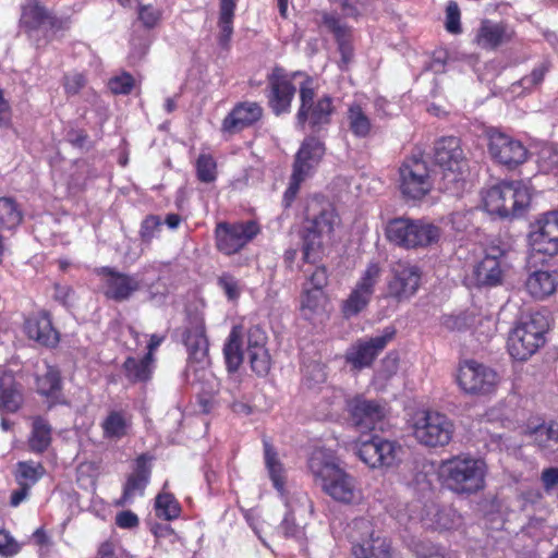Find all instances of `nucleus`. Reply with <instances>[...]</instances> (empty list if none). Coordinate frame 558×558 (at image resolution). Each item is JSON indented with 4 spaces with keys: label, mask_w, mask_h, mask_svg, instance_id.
Returning <instances> with one entry per match:
<instances>
[{
    "label": "nucleus",
    "mask_w": 558,
    "mask_h": 558,
    "mask_svg": "<svg viewBox=\"0 0 558 558\" xmlns=\"http://www.w3.org/2000/svg\"><path fill=\"white\" fill-rule=\"evenodd\" d=\"M308 468L322 490L337 502L354 504L361 499L355 478L323 451H315Z\"/></svg>",
    "instance_id": "obj_1"
},
{
    "label": "nucleus",
    "mask_w": 558,
    "mask_h": 558,
    "mask_svg": "<svg viewBox=\"0 0 558 558\" xmlns=\"http://www.w3.org/2000/svg\"><path fill=\"white\" fill-rule=\"evenodd\" d=\"M441 475L458 494H473L484 488L486 463L470 456H458L441 463Z\"/></svg>",
    "instance_id": "obj_2"
},
{
    "label": "nucleus",
    "mask_w": 558,
    "mask_h": 558,
    "mask_svg": "<svg viewBox=\"0 0 558 558\" xmlns=\"http://www.w3.org/2000/svg\"><path fill=\"white\" fill-rule=\"evenodd\" d=\"M548 320L542 313H532L521 318L510 331L507 341L509 354L518 361H526L545 343Z\"/></svg>",
    "instance_id": "obj_3"
},
{
    "label": "nucleus",
    "mask_w": 558,
    "mask_h": 558,
    "mask_svg": "<svg viewBox=\"0 0 558 558\" xmlns=\"http://www.w3.org/2000/svg\"><path fill=\"white\" fill-rule=\"evenodd\" d=\"M300 107L296 112L298 126L307 129L312 133H319L331 124L332 116L336 112L333 98L329 95L316 97L310 82L300 87Z\"/></svg>",
    "instance_id": "obj_4"
},
{
    "label": "nucleus",
    "mask_w": 558,
    "mask_h": 558,
    "mask_svg": "<svg viewBox=\"0 0 558 558\" xmlns=\"http://www.w3.org/2000/svg\"><path fill=\"white\" fill-rule=\"evenodd\" d=\"M483 201L490 214L500 217L517 216L530 204L531 193L523 181L502 182L489 187Z\"/></svg>",
    "instance_id": "obj_5"
},
{
    "label": "nucleus",
    "mask_w": 558,
    "mask_h": 558,
    "mask_svg": "<svg viewBox=\"0 0 558 558\" xmlns=\"http://www.w3.org/2000/svg\"><path fill=\"white\" fill-rule=\"evenodd\" d=\"M325 144L316 136L310 135L302 142L293 163L289 186L284 193V201L289 205L296 196L300 185L311 177L325 155Z\"/></svg>",
    "instance_id": "obj_6"
},
{
    "label": "nucleus",
    "mask_w": 558,
    "mask_h": 558,
    "mask_svg": "<svg viewBox=\"0 0 558 558\" xmlns=\"http://www.w3.org/2000/svg\"><path fill=\"white\" fill-rule=\"evenodd\" d=\"M454 424L445 414L434 411H423L415 415L413 436L429 448L447 446L453 436Z\"/></svg>",
    "instance_id": "obj_7"
},
{
    "label": "nucleus",
    "mask_w": 558,
    "mask_h": 558,
    "mask_svg": "<svg viewBox=\"0 0 558 558\" xmlns=\"http://www.w3.org/2000/svg\"><path fill=\"white\" fill-rule=\"evenodd\" d=\"M335 214L332 209H323L319 215L308 219L303 233V260L316 264L324 256V241L333 230Z\"/></svg>",
    "instance_id": "obj_8"
},
{
    "label": "nucleus",
    "mask_w": 558,
    "mask_h": 558,
    "mask_svg": "<svg viewBox=\"0 0 558 558\" xmlns=\"http://www.w3.org/2000/svg\"><path fill=\"white\" fill-rule=\"evenodd\" d=\"M400 191L410 199H421L433 189L427 162L421 157L412 156L407 158L399 168Z\"/></svg>",
    "instance_id": "obj_9"
},
{
    "label": "nucleus",
    "mask_w": 558,
    "mask_h": 558,
    "mask_svg": "<svg viewBox=\"0 0 558 558\" xmlns=\"http://www.w3.org/2000/svg\"><path fill=\"white\" fill-rule=\"evenodd\" d=\"M434 159L444 172V179L449 183H457L462 179L466 168V159L461 142L456 136H445L436 141Z\"/></svg>",
    "instance_id": "obj_10"
},
{
    "label": "nucleus",
    "mask_w": 558,
    "mask_h": 558,
    "mask_svg": "<svg viewBox=\"0 0 558 558\" xmlns=\"http://www.w3.org/2000/svg\"><path fill=\"white\" fill-rule=\"evenodd\" d=\"M402 453L401 445L379 436L362 441L356 451L359 458L372 469L392 468L401 461Z\"/></svg>",
    "instance_id": "obj_11"
},
{
    "label": "nucleus",
    "mask_w": 558,
    "mask_h": 558,
    "mask_svg": "<svg viewBox=\"0 0 558 558\" xmlns=\"http://www.w3.org/2000/svg\"><path fill=\"white\" fill-rule=\"evenodd\" d=\"M391 279L387 284V296L397 302L412 298L420 288L422 271L409 260L399 259L390 266Z\"/></svg>",
    "instance_id": "obj_12"
},
{
    "label": "nucleus",
    "mask_w": 558,
    "mask_h": 558,
    "mask_svg": "<svg viewBox=\"0 0 558 558\" xmlns=\"http://www.w3.org/2000/svg\"><path fill=\"white\" fill-rule=\"evenodd\" d=\"M488 153L495 162L508 169L524 163L529 157V150L521 141L498 130L488 133Z\"/></svg>",
    "instance_id": "obj_13"
},
{
    "label": "nucleus",
    "mask_w": 558,
    "mask_h": 558,
    "mask_svg": "<svg viewBox=\"0 0 558 558\" xmlns=\"http://www.w3.org/2000/svg\"><path fill=\"white\" fill-rule=\"evenodd\" d=\"M260 231L257 222L253 220L234 223L220 222L216 227L217 248L226 255L241 251Z\"/></svg>",
    "instance_id": "obj_14"
},
{
    "label": "nucleus",
    "mask_w": 558,
    "mask_h": 558,
    "mask_svg": "<svg viewBox=\"0 0 558 558\" xmlns=\"http://www.w3.org/2000/svg\"><path fill=\"white\" fill-rule=\"evenodd\" d=\"M498 381L499 377L494 369L475 361H466L459 368L458 384L466 393H490L495 390Z\"/></svg>",
    "instance_id": "obj_15"
},
{
    "label": "nucleus",
    "mask_w": 558,
    "mask_h": 558,
    "mask_svg": "<svg viewBox=\"0 0 558 558\" xmlns=\"http://www.w3.org/2000/svg\"><path fill=\"white\" fill-rule=\"evenodd\" d=\"M506 268V252L499 246H489L485 256L473 268L474 283L477 287L499 286L502 283Z\"/></svg>",
    "instance_id": "obj_16"
},
{
    "label": "nucleus",
    "mask_w": 558,
    "mask_h": 558,
    "mask_svg": "<svg viewBox=\"0 0 558 558\" xmlns=\"http://www.w3.org/2000/svg\"><path fill=\"white\" fill-rule=\"evenodd\" d=\"M533 251L548 256L558 253V211L547 213L534 226L529 234Z\"/></svg>",
    "instance_id": "obj_17"
},
{
    "label": "nucleus",
    "mask_w": 558,
    "mask_h": 558,
    "mask_svg": "<svg viewBox=\"0 0 558 558\" xmlns=\"http://www.w3.org/2000/svg\"><path fill=\"white\" fill-rule=\"evenodd\" d=\"M268 105L276 116L289 112L295 94V86L276 68L268 75Z\"/></svg>",
    "instance_id": "obj_18"
},
{
    "label": "nucleus",
    "mask_w": 558,
    "mask_h": 558,
    "mask_svg": "<svg viewBox=\"0 0 558 558\" xmlns=\"http://www.w3.org/2000/svg\"><path fill=\"white\" fill-rule=\"evenodd\" d=\"M352 424L360 430L375 429L385 417V409L375 400L355 397L348 402Z\"/></svg>",
    "instance_id": "obj_19"
},
{
    "label": "nucleus",
    "mask_w": 558,
    "mask_h": 558,
    "mask_svg": "<svg viewBox=\"0 0 558 558\" xmlns=\"http://www.w3.org/2000/svg\"><path fill=\"white\" fill-rule=\"evenodd\" d=\"M101 276L105 296L116 302L129 300L141 288L140 280L133 275L105 267L101 269Z\"/></svg>",
    "instance_id": "obj_20"
},
{
    "label": "nucleus",
    "mask_w": 558,
    "mask_h": 558,
    "mask_svg": "<svg viewBox=\"0 0 558 558\" xmlns=\"http://www.w3.org/2000/svg\"><path fill=\"white\" fill-rule=\"evenodd\" d=\"M393 336L395 330L386 328L381 335L356 343L348 351L347 361L355 368L369 366Z\"/></svg>",
    "instance_id": "obj_21"
},
{
    "label": "nucleus",
    "mask_w": 558,
    "mask_h": 558,
    "mask_svg": "<svg viewBox=\"0 0 558 558\" xmlns=\"http://www.w3.org/2000/svg\"><path fill=\"white\" fill-rule=\"evenodd\" d=\"M353 526L363 530L368 536V538H362L360 543L353 545L352 551L355 558H393L389 543L386 538L374 535L368 520H354Z\"/></svg>",
    "instance_id": "obj_22"
},
{
    "label": "nucleus",
    "mask_w": 558,
    "mask_h": 558,
    "mask_svg": "<svg viewBox=\"0 0 558 558\" xmlns=\"http://www.w3.org/2000/svg\"><path fill=\"white\" fill-rule=\"evenodd\" d=\"M263 117V108L255 101H242L233 107L223 119L222 130L230 134L252 126Z\"/></svg>",
    "instance_id": "obj_23"
},
{
    "label": "nucleus",
    "mask_w": 558,
    "mask_h": 558,
    "mask_svg": "<svg viewBox=\"0 0 558 558\" xmlns=\"http://www.w3.org/2000/svg\"><path fill=\"white\" fill-rule=\"evenodd\" d=\"M322 26L333 35L341 54V62L348 65L354 56L351 27L343 23L337 13L331 12L322 13Z\"/></svg>",
    "instance_id": "obj_24"
},
{
    "label": "nucleus",
    "mask_w": 558,
    "mask_h": 558,
    "mask_svg": "<svg viewBox=\"0 0 558 558\" xmlns=\"http://www.w3.org/2000/svg\"><path fill=\"white\" fill-rule=\"evenodd\" d=\"M24 393L22 385L10 371L0 372V414H13L22 409Z\"/></svg>",
    "instance_id": "obj_25"
},
{
    "label": "nucleus",
    "mask_w": 558,
    "mask_h": 558,
    "mask_svg": "<svg viewBox=\"0 0 558 558\" xmlns=\"http://www.w3.org/2000/svg\"><path fill=\"white\" fill-rule=\"evenodd\" d=\"M512 28L505 22H494L492 20H483L475 40L478 46L484 49L494 50L510 41L513 37Z\"/></svg>",
    "instance_id": "obj_26"
},
{
    "label": "nucleus",
    "mask_w": 558,
    "mask_h": 558,
    "mask_svg": "<svg viewBox=\"0 0 558 558\" xmlns=\"http://www.w3.org/2000/svg\"><path fill=\"white\" fill-rule=\"evenodd\" d=\"M24 330L29 339L47 347L58 343V332L53 329L47 314L29 316L25 319Z\"/></svg>",
    "instance_id": "obj_27"
},
{
    "label": "nucleus",
    "mask_w": 558,
    "mask_h": 558,
    "mask_svg": "<svg viewBox=\"0 0 558 558\" xmlns=\"http://www.w3.org/2000/svg\"><path fill=\"white\" fill-rule=\"evenodd\" d=\"M48 11L37 0H27L22 7L20 26L28 37L37 39V33L45 32Z\"/></svg>",
    "instance_id": "obj_28"
},
{
    "label": "nucleus",
    "mask_w": 558,
    "mask_h": 558,
    "mask_svg": "<svg viewBox=\"0 0 558 558\" xmlns=\"http://www.w3.org/2000/svg\"><path fill=\"white\" fill-rule=\"evenodd\" d=\"M184 343L189 352L187 372L193 368V363L203 364L208 354V341L202 325L186 329Z\"/></svg>",
    "instance_id": "obj_29"
},
{
    "label": "nucleus",
    "mask_w": 558,
    "mask_h": 558,
    "mask_svg": "<svg viewBox=\"0 0 558 558\" xmlns=\"http://www.w3.org/2000/svg\"><path fill=\"white\" fill-rule=\"evenodd\" d=\"M149 476L150 469L146 464L145 456H141L136 460L135 471L126 480L119 505L132 501L136 495H143Z\"/></svg>",
    "instance_id": "obj_30"
},
{
    "label": "nucleus",
    "mask_w": 558,
    "mask_h": 558,
    "mask_svg": "<svg viewBox=\"0 0 558 558\" xmlns=\"http://www.w3.org/2000/svg\"><path fill=\"white\" fill-rule=\"evenodd\" d=\"M132 416L126 411H110L101 423L104 437L119 440L129 434Z\"/></svg>",
    "instance_id": "obj_31"
},
{
    "label": "nucleus",
    "mask_w": 558,
    "mask_h": 558,
    "mask_svg": "<svg viewBox=\"0 0 558 558\" xmlns=\"http://www.w3.org/2000/svg\"><path fill=\"white\" fill-rule=\"evenodd\" d=\"M557 284L555 274L538 270L529 276L525 287L533 298L544 299L555 292Z\"/></svg>",
    "instance_id": "obj_32"
},
{
    "label": "nucleus",
    "mask_w": 558,
    "mask_h": 558,
    "mask_svg": "<svg viewBox=\"0 0 558 558\" xmlns=\"http://www.w3.org/2000/svg\"><path fill=\"white\" fill-rule=\"evenodd\" d=\"M264 460L274 487L283 495L286 470L278 458L277 451L267 440H264Z\"/></svg>",
    "instance_id": "obj_33"
},
{
    "label": "nucleus",
    "mask_w": 558,
    "mask_h": 558,
    "mask_svg": "<svg viewBox=\"0 0 558 558\" xmlns=\"http://www.w3.org/2000/svg\"><path fill=\"white\" fill-rule=\"evenodd\" d=\"M414 220L408 218H396L386 227L387 239L402 247L411 248Z\"/></svg>",
    "instance_id": "obj_34"
},
{
    "label": "nucleus",
    "mask_w": 558,
    "mask_h": 558,
    "mask_svg": "<svg viewBox=\"0 0 558 558\" xmlns=\"http://www.w3.org/2000/svg\"><path fill=\"white\" fill-rule=\"evenodd\" d=\"M52 428L50 424L41 416L33 420L32 432L28 438L29 450L35 453H43L51 444Z\"/></svg>",
    "instance_id": "obj_35"
},
{
    "label": "nucleus",
    "mask_w": 558,
    "mask_h": 558,
    "mask_svg": "<svg viewBox=\"0 0 558 558\" xmlns=\"http://www.w3.org/2000/svg\"><path fill=\"white\" fill-rule=\"evenodd\" d=\"M242 331L240 326H234L223 347V355L229 372L239 369L243 362V351L241 349Z\"/></svg>",
    "instance_id": "obj_36"
},
{
    "label": "nucleus",
    "mask_w": 558,
    "mask_h": 558,
    "mask_svg": "<svg viewBox=\"0 0 558 558\" xmlns=\"http://www.w3.org/2000/svg\"><path fill=\"white\" fill-rule=\"evenodd\" d=\"M123 369L126 378L132 383L148 380L153 369L150 353H146L142 359L128 357L123 364Z\"/></svg>",
    "instance_id": "obj_37"
},
{
    "label": "nucleus",
    "mask_w": 558,
    "mask_h": 558,
    "mask_svg": "<svg viewBox=\"0 0 558 558\" xmlns=\"http://www.w3.org/2000/svg\"><path fill=\"white\" fill-rule=\"evenodd\" d=\"M236 0H220L218 26L219 44L227 47L233 33V19Z\"/></svg>",
    "instance_id": "obj_38"
},
{
    "label": "nucleus",
    "mask_w": 558,
    "mask_h": 558,
    "mask_svg": "<svg viewBox=\"0 0 558 558\" xmlns=\"http://www.w3.org/2000/svg\"><path fill=\"white\" fill-rule=\"evenodd\" d=\"M37 392L46 397H57L61 390L60 373L57 368L46 365L45 372L36 377Z\"/></svg>",
    "instance_id": "obj_39"
},
{
    "label": "nucleus",
    "mask_w": 558,
    "mask_h": 558,
    "mask_svg": "<svg viewBox=\"0 0 558 558\" xmlns=\"http://www.w3.org/2000/svg\"><path fill=\"white\" fill-rule=\"evenodd\" d=\"M440 234L441 232L438 227L421 220H414L411 248L437 243Z\"/></svg>",
    "instance_id": "obj_40"
},
{
    "label": "nucleus",
    "mask_w": 558,
    "mask_h": 558,
    "mask_svg": "<svg viewBox=\"0 0 558 558\" xmlns=\"http://www.w3.org/2000/svg\"><path fill=\"white\" fill-rule=\"evenodd\" d=\"M45 472V468L40 462L22 461L16 465L15 478L19 485L31 488L44 476Z\"/></svg>",
    "instance_id": "obj_41"
},
{
    "label": "nucleus",
    "mask_w": 558,
    "mask_h": 558,
    "mask_svg": "<svg viewBox=\"0 0 558 558\" xmlns=\"http://www.w3.org/2000/svg\"><path fill=\"white\" fill-rule=\"evenodd\" d=\"M372 296V294L354 287L342 303L343 316L345 318H351L360 314L368 306Z\"/></svg>",
    "instance_id": "obj_42"
},
{
    "label": "nucleus",
    "mask_w": 558,
    "mask_h": 558,
    "mask_svg": "<svg viewBox=\"0 0 558 558\" xmlns=\"http://www.w3.org/2000/svg\"><path fill=\"white\" fill-rule=\"evenodd\" d=\"M348 124L350 131L356 137H366L371 132V120L363 111L361 106L352 105L348 109Z\"/></svg>",
    "instance_id": "obj_43"
},
{
    "label": "nucleus",
    "mask_w": 558,
    "mask_h": 558,
    "mask_svg": "<svg viewBox=\"0 0 558 558\" xmlns=\"http://www.w3.org/2000/svg\"><path fill=\"white\" fill-rule=\"evenodd\" d=\"M326 296L320 289H306L301 300V312L306 319L319 313L325 305Z\"/></svg>",
    "instance_id": "obj_44"
},
{
    "label": "nucleus",
    "mask_w": 558,
    "mask_h": 558,
    "mask_svg": "<svg viewBox=\"0 0 558 558\" xmlns=\"http://www.w3.org/2000/svg\"><path fill=\"white\" fill-rule=\"evenodd\" d=\"M22 218V211L13 198H0V225L3 228L12 229L19 226Z\"/></svg>",
    "instance_id": "obj_45"
},
{
    "label": "nucleus",
    "mask_w": 558,
    "mask_h": 558,
    "mask_svg": "<svg viewBox=\"0 0 558 558\" xmlns=\"http://www.w3.org/2000/svg\"><path fill=\"white\" fill-rule=\"evenodd\" d=\"M155 510L158 518L169 521L179 517L181 508L171 494L161 493L156 497Z\"/></svg>",
    "instance_id": "obj_46"
},
{
    "label": "nucleus",
    "mask_w": 558,
    "mask_h": 558,
    "mask_svg": "<svg viewBox=\"0 0 558 558\" xmlns=\"http://www.w3.org/2000/svg\"><path fill=\"white\" fill-rule=\"evenodd\" d=\"M381 275L383 269L379 266V264L371 262L366 266L365 270H363V272L361 274L354 287L373 295L375 292V287L379 282Z\"/></svg>",
    "instance_id": "obj_47"
},
{
    "label": "nucleus",
    "mask_w": 558,
    "mask_h": 558,
    "mask_svg": "<svg viewBox=\"0 0 558 558\" xmlns=\"http://www.w3.org/2000/svg\"><path fill=\"white\" fill-rule=\"evenodd\" d=\"M547 72L548 66L544 63L535 66L529 75L523 76L511 85V92L520 94L518 90L519 88H522L525 92L533 90L542 84Z\"/></svg>",
    "instance_id": "obj_48"
},
{
    "label": "nucleus",
    "mask_w": 558,
    "mask_h": 558,
    "mask_svg": "<svg viewBox=\"0 0 558 558\" xmlns=\"http://www.w3.org/2000/svg\"><path fill=\"white\" fill-rule=\"evenodd\" d=\"M532 436L539 448H549L558 444V424L551 422L548 425H539L533 429Z\"/></svg>",
    "instance_id": "obj_49"
},
{
    "label": "nucleus",
    "mask_w": 558,
    "mask_h": 558,
    "mask_svg": "<svg viewBox=\"0 0 558 558\" xmlns=\"http://www.w3.org/2000/svg\"><path fill=\"white\" fill-rule=\"evenodd\" d=\"M196 172L199 181L211 183L217 178V165L215 159L207 154H202L196 160Z\"/></svg>",
    "instance_id": "obj_50"
},
{
    "label": "nucleus",
    "mask_w": 558,
    "mask_h": 558,
    "mask_svg": "<svg viewBox=\"0 0 558 558\" xmlns=\"http://www.w3.org/2000/svg\"><path fill=\"white\" fill-rule=\"evenodd\" d=\"M252 371L258 376H265L270 371L271 359L268 350L260 349L252 353H247Z\"/></svg>",
    "instance_id": "obj_51"
},
{
    "label": "nucleus",
    "mask_w": 558,
    "mask_h": 558,
    "mask_svg": "<svg viewBox=\"0 0 558 558\" xmlns=\"http://www.w3.org/2000/svg\"><path fill=\"white\" fill-rule=\"evenodd\" d=\"M161 10L153 4H143L138 7V20L145 28H154L161 20Z\"/></svg>",
    "instance_id": "obj_52"
},
{
    "label": "nucleus",
    "mask_w": 558,
    "mask_h": 558,
    "mask_svg": "<svg viewBox=\"0 0 558 558\" xmlns=\"http://www.w3.org/2000/svg\"><path fill=\"white\" fill-rule=\"evenodd\" d=\"M109 89L117 95H128L134 87V78L130 73L123 72L109 80Z\"/></svg>",
    "instance_id": "obj_53"
},
{
    "label": "nucleus",
    "mask_w": 558,
    "mask_h": 558,
    "mask_svg": "<svg viewBox=\"0 0 558 558\" xmlns=\"http://www.w3.org/2000/svg\"><path fill=\"white\" fill-rule=\"evenodd\" d=\"M266 341H267V336L260 327H258V326L251 327L247 331V337H246V343H247L246 352L252 353L254 351L265 349Z\"/></svg>",
    "instance_id": "obj_54"
},
{
    "label": "nucleus",
    "mask_w": 558,
    "mask_h": 558,
    "mask_svg": "<svg viewBox=\"0 0 558 558\" xmlns=\"http://www.w3.org/2000/svg\"><path fill=\"white\" fill-rule=\"evenodd\" d=\"M150 41L148 38H133L129 60L131 64L140 63L148 52Z\"/></svg>",
    "instance_id": "obj_55"
},
{
    "label": "nucleus",
    "mask_w": 558,
    "mask_h": 558,
    "mask_svg": "<svg viewBox=\"0 0 558 558\" xmlns=\"http://www.w3.org/2000/svg\"><path fill=\"white\" fill-rule=\"evenodd\" d=\"M161 221L158 216L150 215L147 216L141 226V238L144 243H150L153 238L156 235V233L159 231Z\"/></svg>",
    "instance_id": "obj_56"
},
{
    "label": "nucleus",
    "mask_w": 558,
    "mask_h": 558,
    "mask_svg": "<svg viewBox=\"0 0 558 558\" xmlns=\"http://www.w3.org/2000/svg\"><path fill=\"white\" fill-rule=\"evenodd\" d=\"M446 28L452 34L461 32L460 9L458 3L454 1H450L446 9Z\"/></svg>",
    "instance_id": "obj_57"
},
{
    "label": "nucleus",
    "mask_w": 558,
    "mask_h": 558,
    "mask_svg": "<svg viewBox=\"0 0 558 558\" xmlns=\"http://www.w3.org/2000/svg\"><path fill=\"white\" fill-rule=\"evenodd\" d=\"M219 287L225 291L229 300H235L240 296L241 289L239 281L230 274H222L218 278Z\"/></svg>",
    "instance_id": "obj_58"
},
{
    "label": "nucleus",
    "mask_w": 558,
    "mask_h": 558,
    "mask_svg": "<svg viewBox=\"0 0 558 558\" xmlns=\"http://www.w3.org/2000/svg\"><path fill=\"white\" fill-rule=\"evenodd\" d=\"M454 513L448 509L437 510L434 519H432V526L439 530H449L454 526L452 517Z\"/></svg>",
    "instance_id": "obj_59"
},
{
    "label": "nucleus",
    "mask_w": 558,
    "mask_h": 558,
    "mask_svg": "<svg viewBox=\"0 0 558 558\" xmlns=\"http://www.w3.org/2000/svg\"><path fill=\"white\" fill-rule=\"evenodd\" d=\"M20 546L17 542L5 531H0V554L3 556H13L17 554Z\"/></svg>",
    "instance_id": "obj_60"
},
{
    "label": "nucleus",
    "mask_w": 558,
    "mask_h": 558,
    "mask_svg": "<svg viewBox=\"0 0 558 558\" xmlns=\"http://www.w3.org/2000/svg\"><path fill=\"white\" fill-rule=\"evenodd\" d=\"M85 77L80 73L64 76V88L68 94L75 95L85 86Z\"/></svg>",
    "instance_id": "obj_61"
},
{
    "label": "nucleus",
    "mask_w": 558,
    "mask_h": 558,
    "mask_svg": "<svg viewBox=\"0 0 558 558\" xmlns=\"http://www.w3.org/2000/svg\"><path fill=\"white\" fill-rule=\"evenodd\" d=\"M116 523L122 529H133L138 525L140 521L134 512L126 510L117 514Z\"/></svg>",
    "instance_id": "obj_62"
},
{
    "label": "nucleus",
    "mask_w": 558,
    "mask_h": 558,
    "mask_svg": "<svg viewBox=\"0 0 558 558\" xmlns=\"http://www.w3.org/2000/svg\"><path fill=\"white\" fill-rule=\"evenodd\" d=\"M470 213L469 211H456L452 213L449 216V223L451 225L452 229L457 231H463L468 228L470 225Z\"/></svg>",
    "instance_id": "obj_63"
},
{
    "label": "nucleus",
    "mask_w": 558,
    "mask_h": 558,
    "mask_svg": "<svg viewBox=\"0 0 558 558\" xmlns=\"http://www.w3.org/2000/svg\"><path fill=\"white\" fill-rule=\"evenodd\" d=\"M542 483L546 490H550L558 484V469L548 468L542 472Z\"/></svg>",
    "instance_id": "obj_64"
}]
</instances>
